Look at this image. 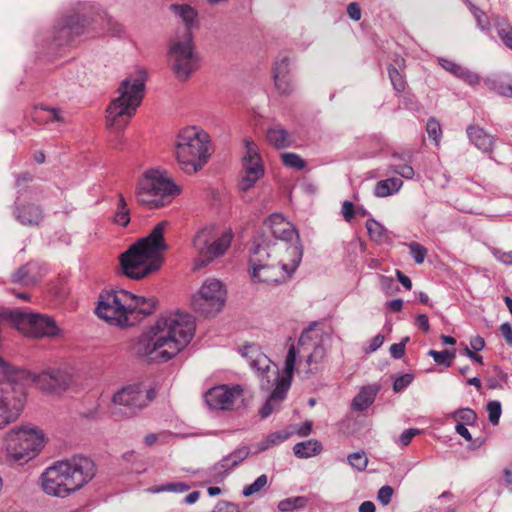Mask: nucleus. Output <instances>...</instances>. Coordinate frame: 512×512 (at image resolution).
I'll use <instances>...</instances> for the list:
<instances>
[{"instance_id": "1", "label": "nucleus", "mask_w": 512, "mask_h": 512, "mask_svg": "<svg viewBox=\"0 0 512 512\" xmlns=\"http://www.w3.org/2000/svg\"><path fill=\"white\" fill-rule=\"evenodd\" d=\"M268 230L257 234L249 250L251 277L256 282L282 284L288 281L302 260V247L291 243L298 238L293 225L278 213L264 222Z\"/></svg>"}, {"instance_id": "2", "label": "nucleus", "mask_w": 512, "mask_h": 512, "mask_svg": "<svg viewBox=\"0 0 512 512\" xmlns=\"http://www.w3.org/2000/svg\"><path fill=\"white\" fill-rule=\"evenodd\" d=\"M195 329V319L188 313L176 311L161 315L139 338L136 353L149 361L166 362L190 343Z\"/></svg>"}, {"instance_id": "3", "label": "nucleus", "mask_w": 512, "mask_h": 512, "mask_svg": "<svg viewBox=\"0 0 512 512\" xmlns=\"http://www.w3.org/2000/svg\"><path fill=\"white\" fill-rule=\"evenodd\" d=\"M166 221L159 222L149 235L132 244L119 256L125 276L141 280L158 271L163 264L162 253L167 249L164 240Z\"/></svg>"}, {"instance_id": "4", "label": "nucleus", "mask_w": 512, "mask_h": 512, "mask_svg": "<svg viewBox=\"0 0 512 512\" xmlns=\"http://www.w3.org/2000/svg\"><path fill=\"white\" fill-rule=\"evenodd\" d=\"M95 471V464L90 458L75 455L56 462L42 473V489L48 495L66 497L88 483Z\"/></svg>"}, {"instance_id": "5", "label": "nucleus", "mask_w": 512, "mask_h": 512, "mask_svg": "<svg viewBox=\"0 0 512 512\" xmlns=\"http://www.w3.org/2000/svg\"><path fill=\"white\" fill-rule=\"evenodd\" d=\"M295 363L296 349L294 345H291L288 349L282 375L278 368L272 365L271 360L262 353H257L256 357L251 360L250 366L259 372L261 376V388L267 391L273 388L269 398L260 410L261 418H267L274 411L278 410L280 403L286 398L291 385Z\"/></svg>"}, {"instance_id": "6", "label": "nucleus", "mask_w": 512, "mask_h": 512, "mask_svg": "<svg viewBox=\"0 0 512 512\" xmlns=\"http://www.w3.org/2000/svg\"><path fill=\"white\" fill-rule=\"evenodd\" d=\"M212 153L209 134L196 126L183 128L176 138L175 157L181 170L197 173L208 162Z\"/></svg>"}, {"instance_id": "7", "label": "nucleus", "mask_w": 512, "mask_h": 512, "mask_svg": "<svg viewBox=\"0 0 512 512\" xmlns=\"http://www.w3.org/2000/svg\"><path fill=\"white\" fill-rule=\"evenodd\" d=\"M146 83V72L139 70L124 79L119 86L120 95L112 100L106 110L107 124L118 130L123 129L141 104Z\"/></svg>"}, {"instance_id": "8", "label": "nucleus", "mask_w": 512, "mask_h": 512, "mask_svg": "<svg viewBox=\"0 0 512 512\" xmlns=\"http://www.w3.org/2000/svg\"><path fill=\"white\" fill-rule=\"evenodd\" d=\"M179 193V186L167 176L166 172L150 169L138 182L136 198L141 205L156 209L171 202L172 198Z\"/></svg>"}, {"instance_id": "9", "label": "nucleus", "mask_w": 512, "mask_h": 512, "mask_svg": "<svg viewBox=\"0 0 512 512\" xmlns=\"http://www.w3.org/2000/svg\"><path fill=\"white\" fill-rule=\"evenodd\" d=\"M168 62L180 81L188 80L199 68V58L194 51L193 35L189 29L176 32L170 39Z\"/></svg>"}, {"instance_id": "10", "label": "nucleus", "mask_w": 512, "mask_h": 512, "mask_svg": "<svg viewBox=\"0 0 512 512\" xmlns=\"http://www.w3.org/2000/svg\"><path fill=\"white\" fill-rule=\"evenodd\" d=\"M234 237L231 229L218 234L213 228H204L194 237L193 246L197 253L195 267L197 269L223 256L231 246Z\"/></svg>"}, {"instance_id": "11", "label": "nucleus", "mask_w": 512, "mask_h": 512, "mask_svg": "<svg viewBox=\"0 0 512 512\" xmlns=\"http://www.w3.org/2000/svg\"><path fill=\"white\" fill-rule=\"evenodd\" d=\"M132 293L123 289L112 290L100 295L95 313L111 325L119 327L130 326L129 308Z\"/></svg>"}, {"instance_id": "12", "label": "nucleus", "mask_w": 512, "mask_h": 512, "mask_svg": "<svg viewBox=\"0 0 512 512\" xmlns=\"http://www.w3.org/2000/svg\"><path fill=\"white\" fill-rule=\"evenodd\" d=\"M9 457L16 461L27 462L35 457L43 446L42 434L33 429L16 428L5 437Z\"/></svg>"}, {"instance_id": "13", "label": "nucleus", "mask_w": 512, "mask_h": 512, "mask_svg": "<svg viewBox=\"0 0 512 512\" xmlns=\"http://www.w3.org/2000/svg\"><path fill=\"white\" fill-rule=\"evenodd\" d=\"M92 8L81 4L70 14L64 16L55 26L53 42L61 47L70 44L75 37L83 34L90 24Z\"/></svg>"}, {"instance_id": "14", "label": "nucleus", "mask_w": 512, "mask_h": 512, "mask_svg": "<svg viewBox=\"0 0 512 512\" xmlns=\"http://www.w3.org/2000/svg\"><path fill=\"white\" fill-rule=\"evenodd\" d=\"M226 290L216 279H208L191 300L193 309L205 317L215 316L225 305Z\"/></svg>"}, {"instance_id": "15", "label": "nucleus", "mask_w": 512, "mask_h": 512, "mask_svg": "<svg viewBox=\"0 0 512 512\" xmlns=\"http://www.w3.org/2000/svg\"><path fill=\"white\" fill-rule=\"evenodd\" d=\"M25 394L12 383L0 382V429L15 422L23 411Z\"/></svg>"}, {"instance_id": "16", "label": "nucleus", "mask_w": 512, "mask_h": 512, "mask_svg": "<svg viewBox=\"0 0 512 512\" xmlns=\"http://www.w3.org/2000/svg\"><path fill=\"white\" fill-rule=\"evenodd\" d=\"M155 398L153 389H145L141 384L130 385L118 391L113 396V402L126 407L130 416L142 410Z\"/></svg>"}, {"instance_id": "17", "label": "nucleus", "mask_w": 512, "mask_h": 512, "mask_svg": "<svg viewBox=\"0 0 512 512\" xmlns=\"http://www.w3.org/2000/svg\"><path fill=\"white\" fill-rule=\"evenodd\" d=\"M243 389L240 385L215 386L205 393V401L211 409L230 410L235 400L242 396Z\"/></svg>"}, {"instance_id": "18", "label": "nucleus", "mask_w": 512, "mask_h": 512, "mask_svg": "<svg viewBox=\"0 0 512 512\" xmlns=\"http://www.w3.org/2000/svg\"><path fill=\"white\" fill-rule=\"evenodd\" d=\"M37 386L46 392L57 393L66 390L72 383V374L67 369L51 368L33 377Z\"/></svg>"}, {"instance_id": "19", "label": "nucleus", "mask_w": 512, "mask_h": 512, "mask_svg": "<svg viewBox=\"0 0 512 512\" xmlns=\"http://www.w3.org/2000/svg\"><path fill=\"white\" fill-rule=\"evenodd\" d=\"M13 215L21 225L28 227H39L45 218L43 207L34 202L16 203Z\"/></svg>"}, {"instance_id": "20", "label": "nucleus", "mask_w": 512, "mask_h": 512, "mask_svg": "<svg viewBox=\"0 0 512 512\" xmlns=\"http://www.w3.org/2000/svg\"><path fill=\"white\" fill-rule=\"evenodd\" d=\"M130 304V326H133L156 311L158 300L154 296L143 297L132 294V302Z\"/></svg>"}, {"instance_id": "21", "label": "nucleus", "mask_w": 512, "mask_h": 512, "mask_svg": "<svg viewBox=\"0 0 512 512\" xmlns=\"http://www.w3.org/2000/svg\"><path fill=\"white\" fill-rule=\"evenodd\" d=\"M244 175L239 182V188L247 191L264 176V167L262 161L242 160Z\"/></svg>"}, {"instance_id": "22", "label": "nucleus", "mask_w": 512, "mask_h": 512, "mask_svg": "<svg viewBox=\"0 0 512 512\" xmlns=\"http://www.w3.org/2000/svg\"><path fill=\"white\" fill-rule=\"evenodd\" d=\"M439 64L444 70L470 86H475L480 82L478 74L451 60L440 58Z\"/></svg>"}, {"instance_id": "23", "label": "nucleus", "mask_w": 512, "mask_h": 512, "mask_svg": "<svg viewBox=\"0 0 512 512\" xmlns=\"http://www.w3.org/2000/svg\"><path fill=\"white\" fill-rule=\"evenodd\" d=\"M467 136L470 142L482 152L489 154L493 152L495 137L483 128L471 125L467 128Z\"/></svg>"}, {"instance_id": "24", "label": "nucleus", "mask_w": 512, "mask_h": 512, "mask_svg": "<svg viewBox=\"0 0 512 512\" xmlns=\"http://www.w3.org/2000/svg\"><path fill=\"white\" fill-rule=\"evenodd\" d=\"M249 453L250 450L248 446L239 447L215 464L213 470L218 474L227 475L233 468L243 462L249 456Z\"/></svg>"}, {"instance_id": "25", "label": "nucleus", "mask_w": 512, "mask_h": 512, "mask_svg": "<svg viewBox=\"0 0 512 512\" xmlns=\"http://www.w3.org/2000/svg\"><path fill=\"white\" fill-rule=\"evenodd\" d=\"M38 278L39 274L36 271V264L32 262L22 265L11 276L13 283L23 286L34 285Z\"/></svg>"}, {"instance_id": "26", "label": "nucleus", "mask_w": 512, "mask_h": 512, "mask_svg": "<svg viewBox=\"0 0 512 512\" xmlns=\"http://www.w3.org/2000/svg\"><path fill=\"white\" fill-rule=\"evenodd\" d=\"M266 138L270 144L278 149L289 147L293 144L292 135L281 126H274L267 130Z\"/></svg>"}, {"instance_id": "27", "label": "nucleus", "mask_w": 512, "mask_h": 512, "mask_svg": "<svg viewBox=\"0 0 512 512\" xmlns=\"http://www.w3.org/2000/svg\"><path fill=\"white\" fill-rule=\"evenodd\" d=\"M323 447L320 441L309 439L298 442L293 447V452L298 458H310L321 453Z\"/></svg>"}, {"instance_id": "28", "label": "nucleus", "mask_w": 512, "mask_h": 512, "mask_svg": "<svg viewBox=\"0 0 512 512\" xmlns=\"http://www.w3.org/2000/svg\"><path fill=\"white\" fill-rule=\"evenodd\" d=\"M170 8L183 20L185 26L178 29L176 32L189 29L192 32L195 20L197 18V12L188 4H172Z\"/></svg>"}, {"instance_id": "29", "label": "nucleus", "mask_w": 512, "mask_h": 512, "mask_svg": "<svg viewBox=\"0 0 512 512\" xmlns=\"http://www.w3.org/2000/svg\"><path fill=\"white\" fill-rule=\"evenodd\" d=\"M378 389L375 387L363 388L353 399L352 408L355 411L366 410L375 400Z\"/></svg>"}, {"instance_id": "30", "label": "nucleus", "mask_w": 512, "mask_h": 512, "mask_svg": "<svg viewBox=\"0 0 512 512\" xmlns=\"http://www.w3.org/2000/svg\"><path fill=\"white\" fill-rule=\"evenodd\" d=\"M403 185L400 178L391 177L378 181L375 185L374 193L377 197H387L397 192Z\"/></svg>"}, {"instance_id": "31", "label": "nucleus", "mask_w": 512, "mask_h": 512, "mask_svg": "<svg viewBox=\"0 0 512 512\" xmlns=\"http://www.w3.org/2000/svg\"><path fill=\"white\" fill-rule=\"evenodd\" d=\"M326 357V350L320 343L314 345L313 351L308 355L306 359L307 370L306 374H312L319 370L320 364Z\"/></svg>"}, {"instance_id": "32", "label": "nucleus", "mask_w": 512, "mask_h": 512, "mask_svg": "<svg viewBox=\"0 0 512 512\" xmlns=\"http://www.w3.org/2000/svg\"><path fill=\"white\" fill-rule=\"evenodd\" d=\"M485 85L490 91L501 96L512 98V81L503 78L485 80Z\"/></svg>"}, {"instance_id": "33", "label": "nucleus", "mask_w": 512, "mask_h": 512, "mask_svg": "<svg viewBox=\"0 0 512 512\" xmlns=\"http://www.w3.org/2000/svg\"><path fill=\"white\" fill-rule=\"evenodd\" d=\"M34 121L41 123L43 122H61L63 121V117L60 114V111L56 108H48V107H36L33 114Z\"/></svg>"}, {"instance_id": "34", "label": "nucleus", "mask_w": 512, "mask_h": 512, "mask_svg": "<svg viewBox=\"0 0 512 512\" xmlns=\"http://www.w3.org/2000/svg\"><path fill=\"white\" fill-rule=\"evenodd\" d=\"M290 435L291 433L285 430L270 433L258 443V451L262 452L269 449L270 447L278 445L286 441L290 437Z\"/></svg>"}, {"instance_id": "35", "label": "nucleus", "mask_w": 512, "mask_h": 512, "mask_svg": "<svg viewBox=\"0 0 512 512\" xmlns=\"http://www.w3.org/2000/svg\"><path fill=\"white\" fill-rule=\"evenodd\" d=\"M366 228L370 239L377 243H384L388 240V233L386 228L374 219H368Z\"/></svg>"}, {"instance_id": "36", "label": "nucleus", "mask_w": 512, "mask_h": 512, "mask_svg": "<svg viewBox=\"0 0 512 512\" xmlns=\"http://www.w3.org/2000/svg\"><path fill=\"white\" fill-rule=\"evenodd\" d=\"M114 222L122 227H126L130 223V210L122 194H119Z\"/></svg>"}, {"instance_id": "37", "label": "nucleus", "mask_w": 512, "mask_h": 512, "mask_svg": "<svg viewBox=\"0 0 512 512\" xmlns=\"http://www.w3.org/2000/svg\"><path fill=\"white\" fill-rule=\"evenodd\" d=\"M450 418H453L464 425H474L477 421V414L473 409L460 408L449 414Z\"/></svg>"}, {"instance_id": "38", "label": "nucleus", "mask_w": 512, "mask_h": 512, "mask_svg": "<svg viewBox=\"0 0 512 512\" xmlns=\"http://www.w3.org/2000/svg\"><path fill=\"white\" fill-rule=\"evenodd\" d=\"M387 71H388V76H389V79L391 81V84H392L394 90L397 93L403 92L406 88V80H405L402 72L398 68H396L395 66H393L391 64L388 65Z\"/></svg>"}, {"instance_id": "39", "label": "nucleus", "mask_w": 512, "mask_h": 512, "mask_svg": "<svg viewBox=\"0 0 512 512\" xmlns=\"http://www.w3.org/2000/svg\"><path fill=\"white\" fill-rule=\"evenodd\" d=\"M281 161L287 168L295 170H303L306 167V161L300 155L293 152H285L281 154Z\"/></svg>"}, {"instance_id": "40", "label": "nucleus", "mask_w": 512, "mask_h": 512, "mask_svg": "<svg viewBox=\"0 0 512 512\" xmlns=\"http://www.w3.org/2000/svg\"><path fill=\"white\" fill-rule=\"evenodd\" d=\"M307 503L308 499L304 496L291 497L280 501L278 508L282 512H287L293 509H302Z\"/></svg>"}, {"instance_id": "41", "label": "nucleus", "mask_w": 512, "mask_h": 512, "mask_svg": "<svg viewBox=\"0 0 512 512\" xmlns=\"http://www.w3.org/2000/svg\"><path fill=\"white\" fill-rule=\"evenodd\" d=\"M428 355L431 356L438 365L450 367L452 365V360L455 358V350H429Z\"/></svg>"}, {"instance_id": "42", "label": "nucleus", "mask_w": 512, "mask_h": 512, "mask_svg": "<svg viewBox=\"0 0 512 512\" xmlns=\"http://www.w3.org/2000/svg\"><path fill=\"white\" fill-rule=\"evenodd\" d=\"M190 489V486L184 482H175V483H167L160 486L152 487L149 489L152 493H161V492H173V493H183Z\"/></svg>"}, {"instance_id": "43", "label": "nucleus", "mask_w": 512, "mask_h": 512, "mask_svg": "<svg viewBox=\"0 0 512 512\" xmlns=\"http://www.w3.org/2000/svg\"><path fill=\"white\" fill-rule=\"evenodd\" d=\"M468 7L470 12L473 14L477 26L482 30H488L490 28V20L486 13L479 7L475 6L472 2L468 1Z\"/></svg>"}, {"instance_id": "44", "label": "nucleus", "mask_w": 512, "mask_h": 512, "mask_svg": "<svg viewBox=\"0 0 512 512\" xmlns=\"http://www.w3.org/2000/svg\"><path fill=\"white\" fill-rule=\"evenodd\" d=\"M291 60L286 54H279L273 68V76H285L290 73Z\"/></svg>"}, {"instance_id": "45", "label": "nucleus", "mask_w": 512, "mask_h": 512, "mask_svg": "<svg viewBox=\"0 0 512 512\" xmlns=\"http://www.w3.org/2000/svg\"><path fill=\"white\" fill-rule=\"evenodd\" d=\"M347 461L352 468L358 471H364L368 466V458L363 451L349 454Z\"/></svg>"}, {"instance_id": "46", "label": "nucleus", "mask_w": 512, "mask_h": 512, "mask_svg": "<svg viewBox=\"0 0 512 512\" xmlns=\"http://www.w3.org/2000/svg\"><path fill=\"white\" fill-rule=\"evenodd\" d=\"M276 89L281 95H290L293 91L289 75L273 76Z\"/></svg>"}, {"instance_id": "47", "label": "nucleus", "mask_w": 512, "mask_h": 512, "mask_svg": "<svg viewBox=\"0 0 512 512\" xmlns=\"http://www.w3.org/2000/svg\"><path fill=\"white\" fill-rule=\"evenodd\" d=\"M486 409L490 423L492 425H498L502 414L501 403L497 400L490 401L488 402Z\"/></svg>"}, {"instance_id": "48", "label": "nucleus", "mask_w": 512, "mask_h": 512, "mask_svg": "<svg viewBox=\"0 0 512 512\" xmlns=\"http://www.w3.org/2000/svg\"><path fill=\"white\" fill-rule=\"evenodd\" d=\"M267 481L268 479L265 474L260 475L252 484L244 487L242 491L243 496L249 497L259 492L262 488L266 486Z\"/></svg>"}, {"instance_id": "49", "label": "nucleus", "mask_w": 512, "mask_h": 512, "mask_svg": "<svg viewBox=\"0 0 512 512\" xmlns=\"http://www.w3.org/2000/svg\"><path fill=\"white\" fill-rule=\"evenodd\" d=\"M408 247L414 261L417 264H422L427 256V249L418 242H411Z\"/></svg>"}, {"instance_id": "50", "label": "nucleus", "mask_w": 512, "mask_h": 512, "mask_svg": "<svg viewBox=\"0 0 512 512\" xmlns=\"http://www.w3.org/2000/svg\"><path fill=\"white\" fill-rule=\"evenodd\" d=\"M245 148H246V153L243 156V160L262 161L261 156L258 151V147L253 141L246 139L245 140Z\"/></svg>"}, {"instance_id": "51", "label": "nucleus", "mask_w": 512, "mask_h": 512, "mask_svg": "<svg viewBox=\"0 0 512 512\" xmlns=\"http://www.w3.org/2000/svg\"><path fill=\"white\" fill-rule=\"evenodd\" d=\"M426 131L428 136L431 139H433L436 143L439 141L442 135V130L439 122L433 118L428 120L426 124Z\"/></svg>"}, {"instance_id": "52", "label": "nucleus", "mask_w": 512, "mask_h": 512, "mask_svg": "<svg viewBox=\"0 0 512 512\" xmlns=\"http://www.w3.org/2000/svg\"><path fill=\"white\" fill-rule=\"evenodd\" d=\"M409 337L403 338L399 343H394L390 346V354L395 359H401L405 354V347Z\"/></svg>"}, {"instance_id": "53", "label": "nucleus", "mask_w": 512, "mask_h": 512, "mask_svg": "<svg viewBox=\"0 0 512 512\" xmlns=\"http://www.w3.org/2000/svg\"><path fill=\"white\" fill-rule=\"evenodd\" d=\"M413 381V376L411 374H404L397 377L393 383V390L396 393L403 391L406 387H408Z\"/></svg>"}, {"instance_id": "54", "label": "nucleus", "mask_w": 512, "mask_h": 512, "mask_svg": "<svg viewBox=\"0 0 512 512\" xmlns=\"http://www.w3.org/2000/svg\"><path fill=\"white\" fill-rule=\"evenodd\" d=\"M392 171L406 179H412L414 177V169L409 164L392 165Z\"/></svg>"}, {"instance_id": "55", "label": "nucleus", "mask_w": 512, "mask_h": 512, "mask_svg": "<svg viewBox=\"0 0 512 512\" xmlns=\"http://www.w3.org/2000/svg\"><path fill=\"white\" fill-rule=\"evenodd\" d=\"M393 488L389 485L382 486L377 494L378 501L386 506L391 502L392 496H393Z\"/></svg>"}, {"instance_id": "56", "label": "nucleus", "mask_w": 512, "mask_h": 512, "mask_svg": "<svg viewBox=\"0 0 512 512\" xmlns=\"http://www.w3.org/2000/svg\"><path fill=\"white\" fill-rule=\"evenodd\" d=\"M420 430L419 429H416V428H410V429H407L405 430L399 437V443L403 446V447H406L408 446L412 439L420 434Z\"/></svg>"}, {"instance_id": "57", "label": "nucleus", "mask_w": 512, "mask_h": 512, "mask_svg": "<svg viewBox=\"0 0 512 512\" xmlns=\"http://www.w3.org/2000/svg\"><path fill=\"white\" fill-rule=\"evenodd\" d=\"M498 36L500 37V39L503 41V43L507 47L512 49V27L511 26L498 28Z\"/></svg>"}, {"instance_id": "58", "label": "nucleus", "mask_w": 512, "mask_h": 512, "mask_svg": "<svg viewBox=\"0 0 512 512\" xmlns=\"http://www.w3.org/2000/svg\"><path fill=\"white\" fill-rule=\"evenodd\" d=\"M342 214L347 222H350L355 215L354 205L350 201H344L342 204Z\"/></svg>"}, {"instance_id": "59", "label": "nucleus", "mask_w": 512, "mask_h": 512, "mask_svg": "<svg viewBox=\"0 0 512 512\" xmlns=\"http://www.w3.org/2000/svg\"><path fill=\"white\" fill-rule=\"evenodd\" d=\"M347 13L349 17L354 20L358 21L361 18V9L358 3L351 2L347 7Z\"/></svg>"}, {"instance_id": "60", "label": "nucleus", "mask_w": 512, "mask_h": 512, "mask_svg": "<svg viewBox=\"0 0 512 512\" xmlns=\"http://www.w3.org/2000/svg\"><path fill=\"white\" fill-rule=\"evenodd\" d=\"M384 342V336L381 334H377L370 342L369 346L365 349L366 353L375 352L379 349Z\"/></svg>"}, {"instance_id": "61", "label": "nucleus", "mask_w": 512, "mask_h": 512, "mask_svg": "<svg viewBox=\"0 0 512 512\" xmlns=\"http://www.w3.org/2000/svg\"><path fill=\"white\" fill-rule=\"evenodd\" d=\"M500 332L504 337L506 343L512 346V326L510 323L505 322L500 326Z\"/></svg>"}, {"instance_id": "62", "label": "nucleus", "mask_w": 512, "mask_h": 512, "mask_svg": "<svg viewBox=\"0 0 512 512\" xmlns=\"http://www.w3.org/2000/svg\"><path fill=\"white\" fill-rule=\"evenodd\" d=\"M236 506L233 503L227 501H220L217 503L215 509L212 512H236Z\"/></svg>"}, {"instance_id": "63", "label": "nucleus", "mask_w": 512, "mask_h": 512, "mask_svg": "<svg viewBox=\"0 0 512 512\" xmlns=\"http://www.w3.org/2000/svg\"><path fill=\"white\" fill-rule=\"evenodd\" d=\"M471 350L475 352L481 351L485 347V340L481 336H475L470 340Z\"/></svg>"}, {"instance_id": "64", "label": "nucleus", "mask_w": 512, "mask_h": 512, "mask_svg": "<svg viewBox=\"0 0 512 512\" xmlns=\"http://www.w3.org/2000/svg\"><path fill=\"white\" fill-rule=\"evenodd\" d=\"M503 477L506 486L512 491V463L503 470Z\"/></svg>"}]
</instances>
